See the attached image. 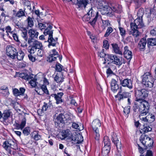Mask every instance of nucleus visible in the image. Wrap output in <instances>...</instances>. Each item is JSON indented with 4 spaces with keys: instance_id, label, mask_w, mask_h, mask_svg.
Returning a JSON list of instances; mask_svg holds the SVG:
<instances>
[{
    "instance_id": "f257e3e1",
    "label": "nucleus",
    "mask_w": 156,
    "mask_h": 156,
    "mask_svg": "<svg viewBox=\"0 0 156 156\" xmlns=\"http://www.w3.org/2000/svg\"><path fill=\"white\" fill-rule=\"evenodd\" d=\"M135 94L136 97V102L133 107V118H137L138 119L140 114L141 116L146 115L148 112L150 105L148 102L142 99L148 96L149 91L145 88H139L135 90Z\"/></svg>"
},
{
    "instance_id": "f03ea898",
    "label": "nucleus",
    "mask_w": 156,
    "mask_h": 156,
    "mask_svg": "<svg viewBox=\"0 0 156 156\" xmlns=\"http://www.w3.org/2000/svg\"><path fill=\"white\" fill-rule=\"evenodd\" d=\"M99 8L106 11L108 16L111 17L114 15V12L119 13L122 11L121 5L115 3H112L110 6H108V3L105 0L101 1L98 2Z\"/></svg>"
},
{
    "instance_id": "7ed1b4c3",
    "label": "nucleus",
    "mask_w": 156,
    "mask_h": 156,
    "mask_svg": "<svg viewBox=\"0 0 156 156\" xmlns=\"http://www.w3.org/2000/svg\"><path fill=\"white\" fill-rule=\"evenodd\" d=\"M144 15L143 10L140 9L137 12L138 18L134 21V23H131L130 24L131 30L129 31V34L137 37L139 35V33L137 29L143 27L144 26L142 16Z\"/></svg>"
},
{
    "instance_id": "20e7f679",
    "label": "nucleus",
    "mask_w": 156,
    "mask_h": 156,
    "mask_svg": "<svg viewBox=\"0 0 156 156\" xmlns=\"http://www.w3.org/2000/svg\"><path fill=\"white\" fill-rule=\"evenodd\" d=\"M142 84L144 85L143 87L151 88L153 86L154 78L151 73L149 72L145 73L143 76Z\"/></svg>"
},
{
    "instance_id": "39448f33",
    "label": "nucleus",
    "mask_w": 156,
    "mask_h": 156,
    "mask_svg": "<svg viewBox=\"0 0 156 156\" xmlns=\"http://www.w3.org/2000/svg\"><path fill=\"white\" fill-rule=\"evenodd\" d=\"M87 14H89L91 17H94L92 19V20H90L89 23L94 27L95 26L96 23L98 19L101 18V16L99 15L98 12H95L93 9L92 7L90 6V8L87 10Z\"/></svg>"
},
{
    "instance_id": "423d86ee",
    "label": "nucleus",
    "mask_w": 156,
    "mask_h": 156,
    "mask_svg": "<svg viewBox=\"0 0 156 156\" xmlns=\"http://www.w3.org/2000/svg\"><path fill=\"white\" fill-rule=\"evenodd\" d=\"M101 126V123L100 120L98 119L94 120L92 123V128L94 131V138L97 140H98L100 137L98 129Z\"/></svg>"
},
{
    "instance_id": "0eeeda50",
    "label": "nucleus",
    "mask_w": 156,
    "mask_h": 156,
    "mask_svg": "<svg viewBox=\"0 0 156 156\" xmlns=\"http://www.w3.org/2000/svg\"><path fill=\"white\" fill-rule=\"evenodd\" d=\"M140 140L142 144L146 147L145 149L151 147L153 145L152 140L145 135H142L140 137Z\"/></svg>"
},
{
    "instance_id": "6e6552de",
    "label": "nucleus",
    "mask_w": 156,
    "mask_h": 156,
    "mask_svg": "<svg viewBox=\"0 0 156 156\" xmlns=\"http://www.w3.org/2000/svg\"><path fill=\"white\" fill-rule=\"evenodd\" d=\"M17 50L11 45H7L6 48V54L7 56L12 59L16 58Z\"/></svg>"
},
{
    "instance_id": "1a4fd4ad",
    "label": "nucleus",
    "mask_w": 156,
    "mask_h": 156,
    "mask_svg": "<svg viewBox=\"0 0 156 156\" xmlns=\"http://www.w3.org/2000/svg\"><path fill=\"white\" fill-rule=\"evenodd\" d=\"M43 48L41 42L37 40H35L33 42L31 49H29L28 51L31 54H33L37 49Z\"/></svg>"
},
{
    "instance_id": "9d476101",
    "label": "nucleus",
    "mask_w": 156,
    "mask_h": 156,
    "mask_svg": "<svg viewBox=\"0 0 156 156\" xmlns=\"http://www.w3.org/2000/svg\"><path fill=\"white\" fill-rule=\"evenodd\" d=\"M107 57L110 61H112V63L116 65H121L122 62L121 60L116 56L114 55H108Z\"/></svg>"
},
{
    "instance_id": "9b49d317",
    "label": "nucleus",
    "mask_w": 156,
    "mask_h": 156,
    "mask_svg": "<svg viewBox=\"0 0 156 156\" xmlns=\"http://www.w3.org/2000/svg\"><path fill=\"white\" fill-rule=\"evenodd\" d=\"M68 116L67 114L64 115L62 113H60L58 115L55 119V122L57 124L62 123V124L65 123L67 120V117Z\"/></svg>"
},
{
    "instance_id": "f8f14e48",
    "label": "nucleus",
    "mask_w": 156,
    "mask_h": 156,
    "mask_svg": "<svg viewBox=\"0 0 156 156\" xmlns=\"http://www.w3.org/2000/svg\"><path fill=\"white\" fill-rule=\"evenodd\" d=\"M124 51L123 55L124 57L127 59L129 60V61L132 58V53L129 51L127 46H126L124 47Z\"/></svg>"
},
{
    "instance_id": "ddd939ff",
    "label": "nucleus",
    "mask_w": 156,
    "mask_h": 156,
    "mask_svg": "<svg viewBox=\"0 0 156 156\" xmlns=\"http://www.w3.org/2000/svg\"><path fill=\"white\" fill-rule=\"evenodd\" d=\"M147 42V41L144 38H141L139 41L138 47L141 51L145 50Z\"/></svg>"
},
{
    "instance_id": "4468645a",
    "label": "nucleus",
    "mask_w": 156,
    "mask_h": 156,
    "mask_svg": "<svg viewBox=\"0 0 156 156\" xmlns=\"http://www.w3.org/2000/svg\"><path fill=\"white\" fill-rule=\"evenodd\" d=\"M87 0H77L76 3H74L77 5L78 7L82 9L83 8H85L86 6L89 5V4L87 1Z\"/></svg>"
},
{
    "instance_id": "2eb2a0df",
    "label": "nucleus",
    "mask_w": 156,
    "mask_h": 156,
    "mask_svg": "<svg viewBox=\"0 0 156 156\" xmlns=\"http://www.w3.org/2000/svg\"><path fill=\"white\" fill-rule=\"evenodd\" d=\"M12 114V112L10 110H5L1 115V119L2 118V121L5 122L10 117Z\"/></svg>"
},
{
    "instance_id": "dca6fc26",
    "label": "nucleus",
    "mask_w": 156,
    "mask_h": 156,
    "mask_svg": "<svg viewBox=\"0 0 156 156\" xmlns=\"http://www.w3.org/2000/svg\"><path fill=\"white\" fill-rule=\"evenodd\" d=\"M26 123V119L24 117L21 121L20 124L16 122L13 125L15 127V129H20L22 130L25 126Z\"/></svg>"
},
{
    "instance_id": "f3484780",
    "label": "nucleus",
    "mask_w": 156,
    "mask_h": 156,
    "mask_svg": "<svg viewBox=\"0 0 156 156\" xmlns=\"http://www.w3.org/2000/svg\"><path fill=\"white\" fill-rule=\"evenodd\" d=\"M120 84L123 87H127L128 88L132 87V82L130 80L125 79L121 82Z\"/></svg>"
},
{
    "instance_id": "a211bd4d",
    "label": "nucleus",
    "mask_w": 156,
    "mask_h": 156,
    "mask_svg": "<svg viewBox=\"0 0 156 156\" xmlns=\"http://www.w3.org/2000/svg\"><path fill=\"white\" fill-rule=\"evenodd\" d=\"M140 129V132L141 133H144L151 131L152 128L147 124H145L141 126Z\"/></svg>"
},
{
    "instance_id": "6ab92c4d",
    "label": "nucleus",
    "mask_w": 156,
    "mask_h": 156,
    "mask_svg": "<svg viewBox=\"0 0 156 156\" xmlns=\"http://www.w3.org/2000/svg\"><path fill=\"white\" fill-rule=\"evenodd\" d=\"M63 94L62 93H57V94H55L54 95L57 104H61L63 102L62 98Z\"/></svg>"
},
{
    "instance_id": "aec40b11",
    "label": "nucleus",
    "mask_w": 156,
    "mask_h": 156,
    "mask_svg": "<svg viewBox=\"0 0 156 156\" xmlns=\"http://www.w3.org/2000/svg\"><path fill=\"white\" fill-rule=\"evenodd\" d=\"M111 45L114 52L119 55H122V51L120 49L119 47L117 44H112Z\"/></svg>"
},
{
    "instance_id": "412c9836",
    "label": "nucleus",
    "mask_w": 156,
    "mask_h": 156,
    "mask_svg": "<svg viewBox=\"0 0 156 156\" xmlns=\"http://www.w3.org/2000/svg\"><path fill=\"white\" fill-rule=\"evenodd\" d=\"M25 91L24 88H14L13 90L14 95L15 96H18L23 94Z\"/></svg>"
},
{
    "instance_id": "4be33fe9",
    "label": "nucleus",
    "mask_w": 156,
    "mask_h": 156,
    "mask_svg": "<svg viewBox=\"0 0 156 156\" xmlns=\"http://www.w3.org/2000/svg\"><path fill=\"white\" fill-rule=\"evenodd\" d=\"M29 37L37 38L39 34L38 32L34 29H30L28 31Z\"/></svg>"
},
{
    "instance_id": "5701e85b",
    "label": "nucleus",
    "mask_w": 156,
    "mask_h": 156,
    "mask_svg": "<svg viewBox=\"0 0 156 156\" xmlns=\"http://www.w3.org/2000/svg\"><path fill=\"white\" fill-rule=\"evenodd\" d=\"M63 73L62 72H59L57 73L54 78V80L57 83L62 82L63 81Z\"/></svg>"
},
{
    "instance_id": "b1692460",
    "label": "nucleus",
    "mask_w": 156,
    "mask_h": 156,
    "mask_svg": "<svg viewBox=\"0 0 156 156\" xmlns=\"http://www.w3.org/2000/svg\"><path fill=\"white\" fill-rule=\"evenodd\" d=\"M58 38L57 37L54 39L53 36L50 39H48V41L49 43L48 46L49 48L51 46H55L56 43H57Z\"/></svg>"
},
{
    "instance_id": "393cba45",
    "label": "nucleus",
    "mask_w": 156,
    "mask_h": 156,
    "mask_svg": "<svg viewBox=\"0 0 156 156\" xmlns=\"http://www.w3.org/2000/svg\"><path fill=\"white\" fill-rule=\"evenodd\" d=\"M16 76H19L20 78L28 80H29L30 79H31L30 76L26 73H16Z\"/></svg>"
},
{
    "instance_id": "a878e982",
    "label": "nucleus",
    "mask_w": 156,
    "mask_h": 156,
    "mask_svg": "<svg viewBox=\"0 0 156 156\" xmlns=\"http://www.w3.org/2000/svg\"><path fill=\"white\" fill-rule=\"evenodd\" d=\"M12 144L9 143L8 141H5L4 142L2 147L7 151L10 153Z\"/></svg>"
},
{
    "instance_id": "bb28decb",
    "label": "nucleus",
    "mask_w": 156,
    "mask_h": 156,
    "mask_svg": "<svg viewBox=\"0 0 156 156\" xmlns=\"http://www.w3.org/2000/svg\"><path fill=\"white\" fill-rule=\"evenodd\" d=\"M111 149V147H104L102 151V154L103 156H108Z\"/></svg>"
},
{
    "instance_id": "cd10ccee",
    "label": "nucleus",
    "mask_w": 156,
    "mask_h": 156,
    "mask_svg": "<svg viewBox=\"0 0 156 156\" xmlns=\"http://www.w3.org/2000/svg\"><path fill=\"white\" fill-rule=\"evenodd\" d=\"M16 58L19 60H21L23 59L25 55L24 53L21 51H19L18 52L16 51Z\"/></svg>"
},
{
    "instance_id": "c85d7f7f",
    "label": "nucleus",
    "mask_w": 156,
    "mask_h": 156,
    "mask_svg": "<svg viewBox=\"0 0 156 156\" xmlns=\"http://www.w3.org/2000/svg\"><path fill=\"white\" fill-rule=\"evenodd\" d=\"M49 83L48 80L45 78H44L43 80L41 81L40 83L41 88H46L47 86L48 85Z\"/></svg>"
},
{
    "instance_id": "c756f323",
    "label": "nucleus",
    "mask_w": 156,
    "mask_h": 156,
    "mask_svg": "<svg viewBox=\"0 0 156 156\" xmlns=\"http://www.w3.org/2000/svg\"><path fill=\"white\" fill-rule=\"evenodd\" d=\"M103 143L104 144V147H111L110 141L108 137L107 136H104L103 140Z\"/></svg>"
},
{
    "instance_id": "7c9ffc66",
    "label": "nucleus",
    "mask_w": 156,
    "mask_h": 156,
    "mask_svg": "<svg viewBox=\"0 0 156 156\" xmlns=\"http://www.w3.org/2000/svg\"><path fill=\"white\" fill-rule=\"evenodd\" d=\"M53 30L48 28L45 29L44 32V34L45 36L48 35L49 36L48 39H50L52 37V36H53Z\"/></svg>"
},
{
    "instance_id": "2f4dec72",
    "label": "nucleus",
    "mask_w": 156,
    "mask_h": 156,
    "mask_svg": "<svg viewBox=\"0 0 156 156\" xmlns=\"http://www.w3.org/2000/svg\"><path fill=\"white\" fill-rule=\"evenodd\" d=\"M148 42L147 43V46L149 47V46H154L156 45V39L153 38H148L147 40Z\"/></svg>"
},
{
    "instance_id": "473e14b6",
    "label": "nucleus",
    "mask_w": 156,
    "mask_h": 156,
    "mask_svg": "<svg viewBox=\"0 0 156 156\" xmlns=\"http://www.w3.org/2000/svg\"><path fill=\"white\" fill-rule=\"evenodd\" d=\"M70 133V131L68 129L64 130L62 133V135L64 138L67 137H70L72 135Z\"/></svg>"
},
{
    "instance_id": "72a5a7b5",
    "label": "nucleus",
    "mask_w": 156,
    "mask_h": 156,
    "mask_svg": "<svg viewBox=\"0 0 156 156\" xmlns=\"http://www.w3.org/2000/svg\"><path fill=\"white\" fill-rule=\"evenodd\" d=\"M33 18H32L28 16L27 19V26L30 27L31 28L34 26V22L33 19Z\"/></svg>"
},
{
    "instance_id": "f704fd0d",
    "label": "nucleus",
    "mask_w": 156,
    "mask_h": 156,
    "mask_svg": "<svg viewBox=\"0 0 156 156\" xmlns=\"http://www.w3.org/2000/svg\"><path fill=\"white\" fill-rule=\"evenodd\" d=\"M23 3L24 5L27 6L31 12H33V10L30 7L31 3L28 0H23Z\"/></svg>"
},
{
    "instance_id": "c9c22d12",
    "label": "nucleus",
    "mask_w": 156,
    "mask_h": 156,
    "mask_svg": "<svg viewBox=\"0 0 156 156\" xmlns=\"http://www.w3.org/2000/svg\"><path fill=\"white\" fill-rule=\"evenodd\" d=\"M22 36L27 41L28 40V37L27 36V30L25 28H23L22 30Z\"/></svg>"
},
{
    "instance_id": "e433bc0d",
    "label": "nucleus",
    "mask_w": 156,
    "mask_h": 156,
    "mask_svg": "<svg viewBox=\"0 0 156 156\" xmlns=\"http://www.w3.org/2000/svg\"><path fill=\"white\" fill-rule=\"evenodd\" d=\"M146 0H138L135 1V3L136 5V8H138L142 4L145 2Z\"/></svg>"
},
{
    "instance_id": "4c0bfd02",
    "label": "nucleus",
    "mask_w": 156,
    "mask_h": 156,
    "mask_svg": "<svg viewBox=\"0 0 156 156\" xmlns=\"http://www.w3.org/2000/svg\"><path fill=\"white\" fill-rule=\"evenodd\" d=\"M25 10H23L22 9H19V11L16 13V16L19 18H20L25 16Z\"/></svg>"
},
{
    "instance_id": "58836bf2",
    "label": "nucleus",
    "mask_w": 156,
    "mask_h": 156,
    "mask_svg": "<svg viewBox=\"0 0 156 156\" xmlns=\"http://www.w3.org/2000/svg\"><path fill=\"white\" fill-rule=\"evenodd\" d=\"M113 30L112 27H108L104 36L105 37H108L112 32Z\"/></svg>"
},
{
    "instance_id": "ea45409f",
    "label": "nucleus",
    "mask_w": 156,
    "mask_h": 156,
    "mask_svg": "<svg viewBox=\"0 0 156 156\" xmlns=\"http://www.w3.org/2000/svg\"><path fill=\"white\" fill-rule=\"evenodd\" d=\"M30 132V128L27 127L25 128L23 131V133L25 136L28 135Z\"/></svg>"
},
{
    "instance_id": "a19ab883",
    "label": "nucleus",
    "mask_w": 156,
    "mask_h": 156,
    "mask_svg": "<svg viewBox=\"0 0 156 156\" xmlns=\"http://www.w3.org/2000/svg\"><path fill=\"white\" fill-rule=\"evenodd\" d=\"M120 34L122 37H124L126 34V30L125 29L119 26V27Z\"/></svg>"
},
{
    "instance_id": "79ce46f5",
    "label": "nucleus",
    "mask_w": 156,
    "mask_h": 156,
    "mask_svg": "<svg viewBox=\"0 0 156 156\" xmlns=\"http://www.w3.org/2000/svg\"><path fill=\"white\" fill-rule=\"evenodd\" d=\"M63 66L60 64L58 63L55 66V70L58 73L62 72L63 70Z\"/></svg>"
},
{
    "instance_id": "37998d69",
    "label": "nucleus",
    "mask_w": 156,
    "mask_h": 156,
    "mask_svg": "<svg viewBox=\"0 0 156 156\" xmlns=\"http://www.w3.org/2000/svg\"><path fill=\"white\" fill-rule=\"evenodd\" d=\"M111 86L113 88H119L117 82L114 79H112L111 83Z\"/></svg>"
},
{
    "instance_id": "c03bdc74",
    "label": "nucleus",
    "mask_w": 156,
    "mask_h": 156,
    "mask_svg": "<svg viewBox=\"0 0 156 156\" xmlns=\"http://www.w3.org/2000/svg\"><path fill=\"white\" fill-rule=\"evenodd\" d=\"M57 58L55 57V56L52 55L50 54L47 58V61L49 62H51L53 61H54L56 60Z\"/></svg>"
},
{
    "instance_id": "a18cd8bd",
    "label": "nucleus",
    "mask_w": 156,
    "mask_h": 156,
    "mask_svg": "<svg viewBox=\"0 0 156 156\" xmlns=\"http://www.w3.org/2000/svg\"><path fill=\"white\" fill-rule=\"evenodd\" d=\"M44 48L38 49L37 51V55L39 57H41L43 55Z\"/></svg>"
},
{
    "instance_id": "49530a36",
    "label": "nucleus",
    "mask_w": 156,
    "mask_h": 156,
    "mask_svg": "<svg viewBox=\"0 0 156 156\" xmlns=\"http://www.w3.org/2000/svg\"><path fill=\"white\" fill-rule=\"evenodd\" d=\"M92 17H91L89 15H88L87 13V14L85 15L83 17L82 19L83 21H88L90 20L91 19Z\"/></svg>"
},
{
    "instance_id": "de8ad7c7",
    "label": "nucleus",
    "mask_w": 156,
    "mask_h": 156,
    "mask_svg": "<svg viewBox=\"0 0 156 156\" xmlns=\"http://www.w3.org/2000/svg\"><path fill=\"white\" fill-rule=\"evenodd\" d=\"M130 106H128L124 108L123 112L125 115L128 114L130 112Z\"/></svg>"
},
{
    "instance_id": "09e8293b",
    "label": "nucleus",
    "mask_w": 156,
    "mask_h": 156,
    "mask_svg": "<svg viewBox=\"0 0 156 156\" xmlns=\"http://www.w3.org/2000/svg\"><path fill=\"white\" fill-rule=\"evenodd\" d=\"M50 107L48 105V104L44 102L43 106L42 107V111L44 112L46 111Z\"/></svg>"
},
{
    "instance_id": "8fccbe9b",
    "label": "nucleus",
    "mask_w": 156,
    "mask_h": 156,
    "mask_svg": "<svg viewBox=\"0 0 156 156\" xmlns=\"http://www.w3.org/2000/svg\"><path fill=\"white\" fill-rule=\"evenodd\" d=\"M51 54L52 55L55 56V57H56V58L58 57L59 55V54L57 52L55 49H53L51 51Z\"/></svg>"
},
{
    "instance_id": "3c124183",
    "label": "nucleus",
    "mask_w": 156,
    "mask_h": 156,
    "mask_svg": "<svg viewBox=\"0 0 156 156\" xmlns=\"http://www.w3.org/2000/svg\"><path fill=\"white\" fill-rule=\"evenodd\" d=\"M105 49H102L101 51L100 52L99 55L101 58L106 57V55L108 54H106L105 52Z\"/></svg>"
},
{
    "instance_id": "603ef678",
    "label": "nucleus",
    "mask_w": 156,
    "mask_h": 156,
    "mask_svg": "<svg viewBox=\"0 0 156 156\" xmlns=\"http://www.w3.org/2000/svg\"><path fill=\"white\" fill-rule=\"evenodd\" d=\"M103 46L105 48L107 49L109 48V44L108 41L107 40H105L103 42Z\"/></svg>"
},
{
    "instance_id": "864d4df0",
    "label": "nucleus",
    "mask_w": 156,
    "mask_h": 156,
    "mask_svg": "<svg viewBox=\"0 0 156 156\" xmlns=\"http://www.w3.org/2000/svg\"><path fill=\"white\" fill-rule=\"evenodd\" d=\"M12 37L14 40L20 44V41H19L18 39V37L16 34L14 33L12 35Z\"/></svg>"
},
{
    "instance_id": "5fc2aeb1",
    "label": "nucleus",
    "mask_w": 156,
    "mask_h": 156,
    "mask_svg": "<svg viewBox=\"0 0 156 156\" xmlns=\"http://www.w3.org/2000/svg\"><path fill=\"white\" fill-rule=\"evenodd\" d=\"M46 23H39V24H38V26L40 29L41 30L43 29H44L46 27Z\"/></svg>"
},
{
    "instance_id": "6e6d98bb",
    "label": "nucleus",
    "mask_w": 156,
    "mask_h": 156,
    "mask_svg": "<svg viewBox=\"0 0 156 156\" xmlns=\"http://www.w3.org/2000/svg\"><path fill=\"white\" fill-rule=\"evenodd\" d=\"M72 127L73 128L77 129H79L80 130L79 124L78 123H77L76 122H73Z\"/></svg>"
},
{
    "instance_id": "4d7b16f0",
    "label": "nucleus",
    "mask_w": 156,
    "mask_h": 156,
    "mask_svg": "<svg viewBox=\"0 0 156 156\" xmlns=\"http://www.w3.org/2000/svg\"><path fill=\"white\" fill-rule=\"evenodd\" d=\"M29 83L33 87H35L37 85L35 80L33 79H31V80H30Z\"/></svg>"
},
{
    "instance_id": "13d9d810",
    "label": "nucleus",
    "mask_w": 156,
    "mask_h": 156,
    "mask_svg": "<svg viewBox=\"0 0 156 156\" xmlns=\"http://www.w3.org/2000/svg\"><path fill=\"white\" fill-rule=\"evenodd\" d=\"M102 23L105 27H107L111 25L108 20H102Z\"/></svg>"
},
{
    "instance_id": "bf43d9fd",
    "label": "nucleus",
    "mask_w": 156,
    "mask_h": 156,
    "mask_svg": "<svg viewBox=\"0 0 156 156\" xmlns=\"http://www.w3.org/2000/svg\"><path fill=\"white\" fill-rule=\"evenodd\" d=\"M36 134H35L34 136H33V138L36 140H38L41 138V136L40 135H39L38 133L36 132Z\"/></svg>"
},
{
    "instance_id": "052dcab7",
    "label": "nucleus",
    "mask_w": 156,
    "mask_h": 156,
    "mask_svg": "<svg viewBox=\"0 0 156 156\" xmlns=\"http://www.w3.org/2000/svg\"><path fill=\"white\" fill-rule=\"evenodd\" d=\"M30 53V54L28 55V58L30 61L32 62H34L35 60V58Z\"/></svg>"
},
{
    "instance_id": "680f3d73",
    "label": "nucleus",
    "mask_w": 156,
    "mask_h": 156,
    "mask_svg": "<svg viewBox=\"0 0 156 156\" xmlns=\"http://www.w3.org/2000/svg\"><path fill=\"white\" fill-rule=\"evenodd\" d=\"M21 44V46L23 48L27 47V41H25L24 42V43H23V44L21 43V42L20 43V44H19V43H18V44Z\"/></svg>"
},
{
    "instance_id": "e2e57ef3",
    "label": "nucleus",
    "mask_w": 156,
    "mask_h": 156,
    "mask_svg": "<svg viewBox=\"0 0 156 156\" xmlns=\"http://www.w3.org/2000/svg\"><path fill=\"white\" fill-rule=\"evenodd\" d=\"M137 118H137L135 117V119L134 118V119L135 121V126L137 127H138L140 125V124L139 122L138 121H136V119Z\"/></svg>"
},
{
    "instance_id": "0e129e2a",
    "label": "nucleus",
    "mask_w": 156,
    "mask_h": 156,
    "mask_svg": "<svg viewBox=\"0 0 156 156\" xmlns=\"http://www.w3.org/2000/svg\"><path fill=\"white\" fill-rule=\"evenodd\" d=\"M145 156H153V153L150 150H147Z\"/></svg>"
},
{
    "instance_id": "69168bd1",
    "label": "nucleus",
    "mask_w": 156,
    "mask_h": 156,
    "mask_svg": "<svg viewBox=\"0 0 156 156\" xmlns=\"http://www.w3.org/2000/svg\"><path fill=\"white\" fill-rule=\"evenodd\" d=\"M106 73L107 74H112L113 73V72L112 71V70L111 69L110 67L108 68L107 70L106 71Z\"/></svg>"
},
{
    "instance_id": "338daca9",
    "label": "nucleus",
    "mask_w": 156,
    "mask_h": 156,
    "mask_svg": "<svg viewBox=\"0 0 156 156\" xmlns=\"http://www.w3.org/2000/svg\"><path fill=\"white\" fill-rule=\"evenodd\" d=\"M129 94L126 92H124L122 94V96L124 98H127L129 97Z\"/></svg>"
},
{
    "instance_id": "774afa93",
    "label": "nucleus",
    "mask_w": 156,
    "mask_h": 156,
    "mask_svg": "<svg viewBox=\"0 0 156 156\" xmlns=\"http://www.w3.org/2000/svg\"><path fill=\"white\" fill-rule=\"evenodd\" d=\"M156 28L155 29L152 30L151 31V34L152 36H156Z\"/></svg>"
}]
</instances>
